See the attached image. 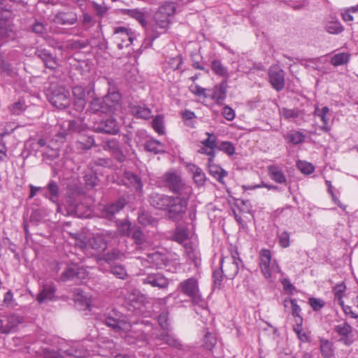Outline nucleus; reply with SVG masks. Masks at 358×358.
<instances>
[{
  "label": "nucleus",
  "instance_id": "1a4fd4ad",
  "mask_svg": "<svg viewBox=\"0 0 358 358\" xmlns=\"http://www.w3.org/2000/svg\"><path fill=\"white\" fill-rule=\"evenodd\" d=\"M285 71L278 65L271 66L268 70L269 82L276 91L280 92L285 87Z\"/></svg>",
  "mask_w": 358,
  "mask_h": 358
},
{
  "label": "nucleus",
  "instance_id": "680f3d73",
  "mask_svg": "<svg viewBox=\"0 0 358 358\" xmlns=\"http://www.w3.org/2000/svg\"><path fill=\"white\" fill-rule=\"evenodd\" d=\"M280 113L286 120L296 118L299 116V110L298 109H288L282 108L280 109Z\"/></svg>",
  "mask_w": 358,
  "mask_h": 358
},
{
  "label": "nucleus",
  "instance_id": "0eeeda50",
  "mask_svg": "<svg viewBox=\"0 0 358 358\" xmlns=\"http://www.w3.org/2000/svg\"><path fill=\"white\" fill-rule=\"evenodd\" d=\"M113 34L120 50L131 45L134 38V32L131 29L124 27H115Z\"/></svg>",
  "mask_w": 358,
  "mask_h": 358
},
{
  "label": "nucleus",
  "instance_id": "7c9ffc66",
  "mask_svg": "<svg viewBox=\"0 0 358 358\" xmlns=\"http://www.w3.org/2000/svg\"><path fill=\"white\" fill-rule=\"evenodd\" d=\"M227 87V85L226 80H223L221 83L215 86L212 99L215 100L216 103H220L226 99Z\"/></svg>",
  "mask_w": 358,
  "mask_h": 358
},
{
  "label": "nucleus",
  "instance_id": "8fccbe9b",
  "mask_svg": "<svg viewBox=\"0 0 358 358\" xmlns=\"http://www.w3.org/2000/svg\"><path fill=\"white\" fill-rule=\"evenodd\" d=\"M305 138L306 136L300 131H294L289 133L286 136V139L294 145L303 143L305 140Z\"/></svg>",
  "mask_w": 358,
  "mask_h": 358
},
{
  "label": "nucleus",
  "instance_id": "cd10ccee",
  "mask_svg": "<svg viewBox=\"0 0 358 358\" xmlns=\"http://www.w3.org/2000/svg\"><path fill=\"white\" fill-rule=\"evenodd\" d=\"M105 323L115 331L122 329L124 324L123 320L120 319V315L115 310H112L106 316Z\"/></svg>",
  "mask_w": 358,
  "mask_h": 358
},
{
  "label": "nucleus",
  "instance_id": "603ef678",
  "mask_svg": "<svg viewBox=\"0 0 358 358\" xmlns=\"http://www.w3.org/2000/svg\"><path fill=\"white\" fill-rule=\"evenodd\" d=\"M102 148L104 150H108L111 153L117 151L120 148L119 141L115 138L108 139L103 142Z\"/></svg>",
  "mask_w": 358,
  "mask_h": 358
},
{
  "label": "nucleus",
  "instance_id": "c9c22d12",
  "mask_svg": "<svg viewBox=\"0 0 358 358\" xmlns=\"http://www.w3.org/2000/svg\"><path fill=\"white\" fill-rule=\"evenodd\" d=\"M83 180L87 189H91L96 187L99 182V178L92 169L85 171L83 173Z\"/></svg>",
  "mask_w": 358,
  "mask_h": 358
},
{
  "label": "nucleus",
  "instance_id": "f03ea898",
  "mask_svg": "<svg viewBox=\"0 0 358 358\" xmlns=\"http://www.w3.org/2000/svg\"><path fill=\"white\" fill-rule=\"evenodd\" d=\"M176 10V7L173 2L166 1L162 4L154 15L157 27L166 30L171 23L170 18L175 14Z\"/></svg>",
  "mask_w": 358,
  "mask_h": 358
},
{
  "label": "nucleus",
  "instance_id": "7ed1b4c3",
  "mask_svg": "<svg viewBox=\"0 0 358 358\" xmlns=\"http://www.w3.org/2000/svg\"><path fill=\"white\" fill-rule=\"evenodd\" d=\"M50 102L59 109H64L70 105V92L63 86L52 85L49 94Z\"/></svg>",
  "mask_w": 358,
  "mask_h": 358
},
{
  "label": "nucleus",
  "instance_id": "39448f33",
  "mask_svg": "<svg viewBox=\"0 0 358 358\" xmlns=\"http://www.w3.org/2000/svg\"><path fill=\"white\" fill-rule=\"evenodd\" d=\"M164 180L169 189L178 196H190L192 194L191 187L185 184L180 176L176 173H166Z\"/></svg>",
  "mask_w": 358,
  "mask_h": 358
},
{
  "label": "nucleus",
  "instance_id": "473e14b6",
  "mask_svg": "<svg viewBox=\"0 0 358 358\" xmlns=\"http://www.w3.org/2000/svg\"><path fill=\"white\" fill-rule=\"evenodd\" d=\"M66 354L69 356H72L76 358H85L89 356L90 352L85 348V346L80 343H77L66 350Z\"/></svg>",
  "mask_w": 358,
  "mask_h": 358
},
{
  "label": "nucleus",
  "instance_id": "9b49d317",
  "mask_svg": "<svg viewBox=\"0 0 358 358\" xmlns=\"http://www.w3.org/2000/svg\"><path fill=\"white\" fill-rule=\"evenodd\" d=\"M334 331L339 336V341L345 345H350L354 341L352 327L346 322L336 325Z\"/></svg>",
  "mask_w": 358,
  "mask_h": 358
},
{
  "label": "nucleus",
  "instance_id": "6e6552de",
  "mask_svg": "<svg viewBox=\"0 0 358 358\" xmlns=\"http://www.w3.org/2000/svg\"><path fill=\"white\" fill-rule=\"evenodd\" d=\"M93 128L94 131L96 133H103L111 135L117 134L120 130L116 120L111 117L95 122Z\"/></svg>",
  "mask_w": 358,
  "mask_h": 358
},
{
  "label": "nucleus",
  "instance_id": "a19ab883",
  "mask_svg": "<svg viewBox=\"0 0 358 358\" xmlns=\"http://www.w3.org/2000/svg\"><path fill=\"white\" fill-rule=\"evenodd\" d=\"M138 221L143 226H155L157 223V220L144 210H141L138 213Z\"/></svg>",
  "mask_w": 358,
  "mask_h": 358
},
{
  "label": "nucleus",
  "instance_id": "a211bd4d",
  "mask_svg": "<svg viewBox=\"0 0 358 358\" xmlns=\"http://www.w3.org/2000/svg\"><path fill=\"white\" fill-rule=\"evenodd\" d=\"M171 196L152 192L149 196L150 204L156 209L166 210Z\"/></svg>",
  "mask_w": 358,
  "mask_h": 358
},
{
  "label": "nucleus",
  "instance_id": "09e8293b",
  "mask_svg": "<svg viewBox=\"0 0 358 358\" xmlns=\"http://www.w3.org/2000/svg\"><path fill=\"white\" fill-rule=\"evenodd\" d=\"M346 289L344 283L336 285L334 288V301H337L339 305H343V296Z\"/></svg>",
  "mask_w": 358,
  "mask_h": 358
},
{
  "label": "nucleus",
  "instance_id": "aec40b11",
  "mask_svg": "<svg viewBox=\"0 0 358 358\" xmlns=\"http://www.w3.org/2000/svg\"><path fill=\"white\" fill-rule=\"evenodd\" d=\"M127 203L126 199L120 198L117 201L105 206L103 213L108 219H111L116 213L123 209Z\"/></svg>",
  "mask_w": 358,
  "mask_h": 358
},
{
  "label": "nucleus",
  "instance_id": "a18cd8bd",
  "mask_svg": "<svg viewBox=\"0 0 358 358\" xmlns=\"http://www.w3.org/2000/svg\"><path fill=\"white\" fill-rule=\"evenodd\" d=\"M333 344L328 340H320V352L324 358H331L334 355Z\"/></svg>",
  "mask_w": 358,
  "mask_h": 358
},
{
  "label": "nucleus",
  "instance_id": "13d9d810",
  "mask_svg": "<svg viewBox=\"0 0 358 358\" xmlns=\"http://www.w3.org/2000/svg\"><path fill=\"white\" fill-rule=\"evenodd\" d=\"M296 166L301 173L307 175L312 173L315 170V167L312 164L305 161H299Z\"/></svg>",
  "mask_w": 358,
  "mask_h": 358
},
{
  "label": "nucleus",
  "instance_id": "e433bc0d",
  "mask_svg": "<svg viewBox=\"0 0 358 358\" xmlns=\"http://www.w3.org/2000/svg\"><path fill=\"white\" fill-rule=\"evenodd\" d=\"M157 339L171 347L182 349V345L171 334L163 332L157 336Z\"/></svg>",
  "mask_w": 358,
  "mask_h": 358
},
{
  "label": "nucleus",
  "instance_id": "79ce46f5",
  "mask_svg": "<svg viewBox=\"0 0 358 358\" xmlns=\"http://www.w3.org/2000/svg\"><path fill=\"white\" fill-rule=\"evenodd\" d=\"M124 257V252H121L118 249H113L111 251L104 253L101 259L108 263H110L116 260L122 259Z\"/></svg>",
  "mask_w": 358,
  "mask_h": 358
},
{
  "label": "nucleus",
  "instance_id": "ddd939ff",
  "mask_svg": "<svg viewBox=\"0 0 358 358\" xmlns=\"http://www.w3.org/2000/svg\"><path fill=\"white\" fill-rule=\"evenodd\" d=\"M115 234L112 231H102L98 233L90 241V245L93 249L97 250H105L107 248L108 241L113 238Z\"/></svg>",
  "mask_w": 358,
  "mask_h": 358
},
{
  "label": "nucleus",
  "instance_id": "c85d7f7f",
  "mask_svg": "<svg viewBox=\"0 0 358 358\" xmlns=\"http://www.w3.org/2000/svg\"><path fill=\"white\" fill-rule=\"evenodd\" d=\"M268 173L270 178L277 183L282 184L287 182V178L281 168L272 164L268 166Z\"/></svg>",
  "mask_w": 358,
  "mask_h": 358
},
{
  "label": "nucleus",
  "instance_id": "4468645a",
  "mask_svg": "<svg viewBox=\"0 0 358 358\" xmlns=\"http://www.w3.org/2000/svg\"><path fill=\"white\" fill-rule=\"evenodd\" d=\"M243 264L233 262L227 259H222L220 268L223 275L229 278L234 279L238 274L239 268Z\"/></svg>",
  "mask_w": 358,
  "mask_h": 358
},
{
  "label": "nucleus",
  "instance_id": "412c9836",
  "mask_svg": "<svg viewBox=\"0 0 358 358\" xmlns=\"http://www.w3.org/2000/svg\"><path fill=\"white\" fill-rule=\"evenodd\" d=\"M146 262L150 264V267L158 269L165 266L168 259L164 254L155 252L147 255Z\"/></svg>",
  "mask_w": 358,
  "mask_h": 358
},
{
  "label": "nucleus",
  "instance_id": "58836bf2",
  "mask_svg": "<svg viewBox=\"0 0 358 358\" xmlns=\"http://www.w3.org/2000/svg\"><path fill=\"white\" fill-rule=\"evenodd\" d=\"M324 29L331 34H338L343 31L344 27L339 21L332 17V20L327 21L324 24Z\"/></svg>",
  "mask_w": 358,
  "mask_h": 358
},
{
  "label": "nucleus",
  "instance_id": "f3484780",
  "mask_svg": "<svg viewBox=\"0 0 358 358\" xmlns=\"http://www.w3.org/2000/svg\"><path fill=\"white\" fill-rule=\"evenodd\" d=\"M78 201L72 198H69L64 207L62 206L61 213L66 216H75L78 217H85L86 215L84 212L79 211Z\"/></svg>",
  "mask_w": 358,
  "mask_h": 358
},
{
  "label": "nucleus",
  "instance_id": "6e6d98bb",
  "mask_svg": "<svg viewBox=\"0 0 358 358\" xmlns=\"http://www.w3.org/2000/svg\"><path fill=\"white\" fill-rule=\"evenodd\" d=\"M218 150L223 151L226 154L229 156H231L235 152V147L234 145L229 141H223L218 144L217 148Z\"/></svg>",
  "mask_w": 358,
  "mask_h": 358
},
{
  "label": "nucleus",
  "instance_id": "774afa93",
  "mask_svg": "<svg viewBox=\"0 0 358 358\" xmlns=\"http://www.w3.org/2000/svg\"><path fill=\"white\" fill-rule=\"evenodd\" d=\"M182 63V59L180 55H177L173 58H171L168 62L169 68L176 71L180 69Z\"/></svg>",
  "mask_w": 358,
  "mask_h": 358
},
{
  "label": "nucleus",
  "instance_id": "69168bd1",
  "mask_svg": "<svg viewBox=\"0 0 358 358\" xmlns=\"http://www.w3.org/2000/svg\"><path fill=\"white\" fill-rule=\"evenodd\" d=\"M31 31L39 36H43L46 34V26L43 23L36 21L31 26Z\"/></svg>",
  "mask_w": 358,
  "mask_h": 358
},
{
  "label": "nucleus",
  "instance_id": "de8ad7c7",
  "mask_svg": "<svg viewBox=\"0 0 358 358\" xmlns=\"http://www.w3.org/2000/svg\"><path fill=\"white\" fill-rule=\"evenodd\" d=\"M350 55L347 52H341L331 57V63L337 66L347 64L350 60Z\"/></svg>",
  "mask_w": 358,
  "mask_h": 358
},
{
  "label": "nucleus",
  "instance_id": "4be33fe9",
  "mask_svg": "<svg viewBox=\"0 0 358 358\" xmlns=\"http://www.w3.org/2000/svg\"><path fill=\"white\" fill-rule=\"evenodd\" d=\"M35 55L43 62L47 68L50 69H55L57 68V58L48 50L45 49H37L35 52Z\"/></svg>",
  "mask_w": 358,
  "mask_h": 358
},
{
  "label": "nucleus",
  "instance_id": "dca6fc26",
  "mask_svg": "<svg viewBox=\"0 0 358 358\" xmlns=\"http://www.w3.org/2000/svg\"><path fill=\"white\" fill-rule=\"evenodd\" d=\"M283 303L285 309H291V313L292 316L295 317V322L296 324V327L294 328V330L299 332V327L302 326L303 318L300 315L301 308L298 306L296 300L295 299L286 298L284 300Z\"/></svg>",
  "mask_w": 358,
  "mask_h": 358
},
{
  "label": "nucleus",
  "instance_id": "f8f14e48",
  "mask_svg": "<svg viewBox=\"0 0 358 358\" xmlns=\"http://www.w3.org/2000/svg\"><path fill=\"white\" fill-rule=\"evenodd\" d=\"M43 190L46 191L43 196L57 205V212L62 211V206L58 202L59 197V187L58 184L55 180H51L46 187H43Z\"/></svg>",
  "mask_w": 358,
  "mask_h": 358
},
{
  "label": "nucleus",
  "instance_id": "2f4dec72",
  "mask_svg": "<svg viewBox=\"0 0 358 358\" xmlns=\"http://www.w3.org/2000/svg\"><path fill=\"white\" fill-rule=\"evenodd\" d=\"M95 141L92 136L80 134L76 141L77 149L88 150L95 146Z\"/></svg>",
  "mask_w": 358,
  "mask_h": 358
},
{
  "label": "nucleus",
  "instance_id": "a878e982",
  "mask_svg": "<svg viewBox=\"0 0 358 358\" xmlns=\"http://www.w3.org/2000/svg\"><path fill=\"white\" fill-rule=\"evenodd\" d=\"M122 182L124 185L129 187H133L136 192H141L143 188V185L141 183V180L139 177L131 172H125L123 178Z\"/></svg>",
  "mask_w": 358,
  "mask_h": 358
},
{
  "label": "nucleus",
  "instance_id": "20e7f679",
  "mask_svg": "<svg viewBox=\"0 0 358 358\" xmlns=\"http://www.w3.org/2000/svg\"><path fill=\"white\" fill-rule=\"evenodd\" d=\"M178 289L187 296L194 303H199L202 301L198 280L191 277L179 283Z\"/></svg>",
  "mask_w": 358,
  "mask_h": 358
},
{
  "label": "nucleus",
  "instance_id": "49530a36",
  "mask_svg": "<svg viewBox=\"0 0 358 358\" xmlns=\"http://www.w3.org/2000/svg\"><path fill=\"white\" fill-rule=\"evenodd\" d=\"M145 149L148 152L158 154L164 152L163 145L158 141L150 140L145 143Z\"/></svg>",
  "mask_w": 358,
  "mask_h": 358
},
{
  "label": "nucleus",
  "instance_id": "b1692460",
  "mask_svg": "<svg viewBox=\"0 0 358 358\" xmlns=\"http://www.w3.org/2000/svg\"><path fill=\"white\" fill-rule=\"evenodd\" d=\"M77 20V14L74 12H59L54 17V22L61 25H73Z\"/></svg>",
  "mask_w": 358,
  "mask_h": 358
},
{
  "label": "nucleus",
  "instance_id": "423d86ee",
  "mask_svg": "<svg viewBox=\"0 0 358 358\" xmlns=\"http://www.w3.org/2000/svg\"><path fill=\"white\" fill-rule=\"evenodd\" d=\"M259 266L266 278H270L273 273H279L280 266L275 259H272L269 250L262 249L259 252Z\"/></svg>",
  "mask_w": 358,
  "mask_h": 358
},
{
  "label": "nucleus",
  "instance_id": "72a5a7b5",
  "mask_svg": "<svg viewBox=\"0 0 358 358\" xmlns=\"http://www.w3.org/2000/svg\"><path fill=\"white\" fill-rule=\"evenodd\" d=\"M55 292V288L52 285L47 284L43 286L42 289L37 295L36 300L40 303L53 298Z\"/></svg>",
  "mask_w": 358,
  "mask_h": 358
},
{
  "label": "nucleus",
  "instance_id": "ea45409f",
  "mask_svg": "<svg viewBox=\"0 0 358 358\" xmlns=\"http://www.w3.org/2000/svg\"><path fill=\"white\" fill-rule=\"evenodd\" d=\"M107 105L111 106V111L113 112L117 106L120 103L122 96L120 92L113 91L108 92V93L103 97Z\"/></svg>",
  "mask_w": 358,
  "mask_h": 358
},
{
  "label": "nucleus",
  "instance_id": "f257e3e1",
  "mask_svg": "<svg viewBox=\"0 0 358 358\" xmlns=\"http://www.w3.org/2000/svg\"><path fill=\"white\" fill-rule=\"evenodd\" d=\"M189 197V196H171L166 210L171 220L175 222L182 220L187 210Z\"/></svg>",
  "mask_w": 358,
  "mask_h": 358
},
{
  "label": "nucleus",
  "instance_id": "c03bdc74",
  "mask_svg": "<svg viewBox=\"0 0 358 358\" xmlns=\"http://www.w3.org/2000/svg\"><path fill=\"white\" fill-rule=\"evenodd\" d=\"M211 69L213 71L217 76L227 78L229 73L227 68L222 64L220 60H213L211 62Z\"/></svg>",
  "mask_w": 358,
  "mask_h": 358
},
{
  "label": "nucleus",
  "instance_id": "5701e85b",
  "mask_svg": "<svg viewBox=\"0 0 358 358\" xmlns=\"http://www.w3.org/2000/svg\"><path fill=\"white\" fill-rule=\"evenodd\" d=\"M208 173L214 177L219 182L224 183V178L227 176V172L222 167L214 163V159L208 158Z\"/></svg>",
  "mask_w": 358,
  "mask_h": 358
},
{
  "label": "nucleus",
  "instance_id": "2eb2a0df",
  "mask_svg": "<svg viewBox=\"0 0 358 358\" xmlns=\"http://www.w3.org/2000/svg\"><path fill=\"white\" fill-rule=\"evenodd\" d=\"M143 283L150 285L153 287L164 289L168 287L169 282V280L162 273H155L148 274L143 279Z\"/></svg>",
  "mask_w": 358,
  "mask_h": 358
},
{
  "label": "nucleus",
  "instance_id": "bf43d9fd",
  "mask_svg": "<svg viewBox=\"0 0 358 358\" xmlns=\"http://www.w3.org/2000/svg\"><path fill=\"white\" fill-rule=\"evenodd\" d=\"M279 245L283 248H288L290 245L289 242V233L287 231H282L278 234Z\"/></svg>",
  "mask_w": 358,
  "mask_h": 358
},
{
  "label": "nucleus",
  "instance_id": "4c0bfd02",
  "mask_svg": "<svg viewBox=\"0 0 358 358\" xmlns=\"http://www.w3.org/2000/svg\"><path fill=\"white\" fill-rule=\"evenodd\" d=\"M129 237L133 239L135 244L138 246H141L147 242L145 234L138 225H134L133 231Z\"/></svg>",
  "mask_w": 358,
  "mask_h": 358
},
{
  "label": "nucleus",
  "instance_id": "bb28decb",
  "mask_svg": "<svg viewBox=\"0 0 358 358\" xmlns=\"http://www.w3.org/2000/svg\"><path fill=\"white\" fill-rule=\"evenodd\" d=\"M90 109L92 113H111V106L107 105L103 98H96L92 100L90 105Z\"/></svg>",
  "mask_w": 358,
  "mask_h": 358
},
{
  "label": "nucleus",
  "instance_id": "6ab92c4d",
  "mask_svg": "<svg viewBox=\"0 0 358 358\" xmlns=\"http://www.w3.org/2000/svg\"><path fill=\"white\" fill-rule=\"evenodd\" d=\"M85 275V269L74 265L66 268V269L62 272L61 275V280L62 281L80 280L84 278Z\"/></svg>",
  "mask_w": 358,
  "mask_h": 358
},
{
  "label": "nucleus",
  "instance_id": "338daca9",
  "mask_svg": "<svg viewBox=\"0 0 358 358\" xmlns=\"http://www.w3.org/2000/svg\"><path fill=\"white\" fill-rule=\"evenodd\" d=\"M309 304L315 311H319L325 305L324 301L322 299L311 297L308 300Z\"/></svg>",
  "mask_w": 358,
  "mask_h": 358
},
{
  "label": "nucleus",
  "instance_id": "0e129e2a",
  "mask_svg": "<svg viewBox=\"0 0 358 358\" xmlns=\"http://www.w3.org/2000/svg\"><path fill=\"white\" fill-rule=\"evenodd\" d=\"M175 241L178 243H183L188 238L187 231L185 228H177L173 235Z\"/></svg>",
  "mask_w": 358,
  "mask_h": 358
},
{
  "label": "nucleus",
  "instance_id": "5fc2aeb1",
  "mask_svg": "<svg viewBox=\"0 0 358 358\" xmlns=\"http://www.w3.org/2000/svg\"><path fill=\"white\" fill-rule=\"evenodd\" d=\"M217 343V340L215 336L211 333L206 332L203 341V345L207 350H212V348Z\"/></svg>",
  "mask_w": 358,
  "mask_h": 358
},
{
  "label": "nucleus",
  "instance_id": "3c124183",
  "mask_svg": "<svg viewBox=\"0 0 358 358\" xmlns=\"http://www.w3.org/2000/svg\"><path fill=\"white\" fill-rule=\"evenodd\" d=\"M127 14L138 21L143 27L145 26V18L144 13L138 9H128Z\"/></svg>",
  "mask_w": 358,
  "mask_h": 358
},
{
  "label": "nucleus",
  "instance_id": "f704fd0d",
  "mask_svg": "<svg viewBox=\"0 0 358 358\" xmlns=\"http://www.w3.org/2000/svg\"><path fill=\"white\" fill-rule=\"evenodd\" d=\"M329 113V108L327 106H324L322 108H320L318 106H316L314 111V115L317 117H319L321 121L323 122V125L322 127V129L327 132L329 130V118L327 115Z\"/></svg>",
  "mask_w": 358,
  "mask_h": 358
},
{
  "label": "nucleus",
  "instance_id": "c756f323",
  "mask_svg": "<svg viewBox=\"0 0 358 358\" xmlns=\"http://www.w3.org/2000/svg\"><path fill=\"white\" fill-rule=\"evenodd\" d=\"M189 169L193 175V179L196 185L198 187L203 186L207 180V178L203 170L194 164L189 165Z\"/></svg>",
  "mask_w": 358,
  "mask_h": 358
},
{
  "label": "nucleus",
  "instance_id": "393cba45",
  "mask_svg": "<svg viewBox=\"0 0 358 358\" xmlns=\"http://www.w3.org/2000/svg\"><path fill=\"white\" fill-rule=\"evenodd\" d=\"M129 108L131 113L137 118L148 120L152 116V110L145 105L130 104Z\"/></svg>",
  "mask_w": 358,
  "mask_h": 358
},
{
  "label": "nucleus",
  "instance_id": "e2e57ef3",
  "mask_svg": "<svg viewBox=\"0 0 358 358\" xmlns=\"http://www.w3.org/2000/svg\"><path fill=\"white\" fill-rule=\"evenodd\" d=\"M152 127L155 129V131L157 132L159 134H164V126L162 117H161L160 115H157L152 120Z\"/></svg>",
  "mask_w": 358,
  "mask_h": 358
},
{
  "label": "nucleus",
  "instance_id": "9d476101",
  "mask_svg": "<svg viewBox=\"0 0 358 358\" xmlns=\"http://www.w3.org/2000/svg\"><path fill=\"white\" fill-rule=\"evenodd\" d=\"M84 129V125L80 120H71L64 122L60 126V130L58 131L57 136L61 139H64L66 136L72 132H78Z\"/></svg>",
  "mask_w": 358,
  "mask_h": 358
},
{
  "label": "nucleus",
  "instance_id": "4d7b16f0",
  "mask_svg": "<svg viewBox=\"0 0 358 358\" xmlns=\"http://www.w3.org/2000/svg\"><path fill=\"white\" fill-rule=\"evenodd\" d=\"M111 273L120 279H125L127 277V273L126 269L122 265H114L111 267Z\"/></svg>",
  "mask_w": 358,
  "mask_h": 358
},
{
  "label": "nucleus",
  "instance_id": "052dcab7",
  "mask_svg": "<svg viewBox=\"0 0 358 358\" xmlns=\"http://www.w3.org/2000/svg\"><path fill=\"white\" fill-rule=\"evenodd\" d=\"M10 112L13 115H20L22 111L25 110L24 102L22 100H19L9 106Z\"/></svg>",
  "mask_w": 358,
  "mask_h": 358
},
{
  "label": "nucleus",
  "instance_id": "864d4df0",
  "mask_svg": "<svg viewBox=\"0 0 358 358\" xmlns=\"http://www.w3.org/2000/svg\"><path fill=\"white\" fill-rule=\"evenodd\" d=\"M134 225L129 220L122 221L119 226V231L123 236H130L133 231Z\"/></svg>",
  "mask_w": 358,
  "mask_h": 358
},
{
  "label": "nucleus",
  "instance_id": "37998d69",
  "mask_svg": "<svg viewBox=\"0 0 358 358\" xmlns=\"http://www.w3.org/2000/svg\"><path fill=\"white\" fill-rule=\"evenodd\" d=\"M185 249L188 259L194 263L196 267H198L200 265L199 252L189 243L185 245Z\"/></svg>",
  "mask_w": 358,
  "mask_h": 358
}]
</instances>
